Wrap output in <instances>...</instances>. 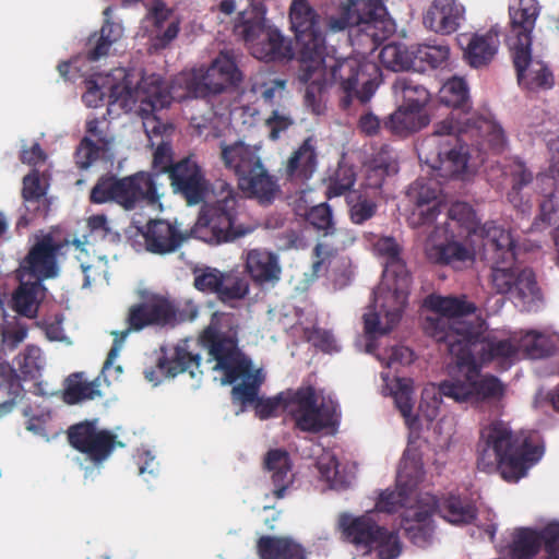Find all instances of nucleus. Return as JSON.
Instances as JSON below:
<instances>
[{
	"instance_id": "obj_15",
	"label": "nucleus",
	"mask_w": 559,
	"mask_h": 559,
	"mask_svg": "<svg viewBox=\"0 0 559 559\" xmlns=\"http://www.w3.org/2000/svg\"><path fill=\"white\" fill-rule=\"evenodd\" d=\"M200 342L207 349L211 359L215 360L214 370L224 374V383L233 384L250 374L252 361L238 348L235 336L210 324L201 334Z\"/></svg>"
},
{
	"instance_id": "obj_56",
	"label": "nucleus",
	"mask_w": 559,
	"mask_h": 559,
	"mask_svg": "<svg viewBox=\"0 0 559 559\" xmlns=\"http://www.w3.org/2000/svg\"><path fill=\"white\" fill-rule=\"evenodd\" d=\"M512 187L508 192V200L514 207L523 205V197L521 190L530 185L533 180V174L525 167L522 162H515L511 169Z\"/></svg>"
},
{
	"instance_id": "obj_34",
	"label": "nucleus",
	"mask_w": 559,
	"mask_h": 559,
	"mask_svg": "<svg viewBox=\"0 0 559 559\" xmlns=\"http://www.w3.org/2000/svg\"><path fill=\"white\" fill-rule=\"evenodd\" d=\"M124 90L129 97L140 100L143 106L150 107L152 112L170 105L171 96L159 75L143 76L136 86L126 84Z\"/></svg>"
},
{
	"instance_id": "obj_5",
	"label": "nucleus",
	"mask_w": 559,
	"mask_h": 559,
	"mask_svg": "<svg viewBox=\"0 0 559 559\" xmlns=\"http://www.w3.org/2000/svg\"><path fill=\"white\" fill-rule=\"evenodd\" d=\"M219 148L221 160L237 178L238 188L260 203H271L280 192V186L263 165L259 147L238 140L229 144L221 142Z\"/></svg>"
},
{
	"instance_id": "obj_18",
	"label": "nucleus",
	"mask_w": 559,
	"mask_h": 559,
	"mask_svg": "<svg viewBox=\"0 0 559 559\" xmlns=\"http://www.w3.org/2000/svg\"><path fill=\"white\" fill-rule=\"evenodd\" d=\"M374 250L385 259L382 283L372 293L374 301L379 300L384 290H393L397 307L401 309L407 299L412 283L411 274L401 258V247L393 237H381L374 243Z\"/></svg>"
},
{
	"instance_id": "obj_13",
	"label": "nucleus",
	"mask_w": 559,
	"mask_h": 559,
	"mask_svg": "<svg viewBox=\"0 0 559 559\" xmlns=\"http://www.w3.org/2000/svg\"><path fill=\"white\" fill-rule=\"evenodd\" d=\"M380 75L377 63L360 61L356 58L336 60L330 66L331 82L338 84L345 96L341 100L343 109H347L353 98L367 104L373 96Z\"/></svg>"
},
{
	"instance_id": "obj_39",
	"label": "nucleus",
	"mask_w": 559,
	"mask_h": 559,
	"mask_svg": "<svg viewBox=\"0 0 559 559\" xmlns=\"http://www.w3.org/2000/svg\"><path fill=\"white\" fill-rule=\"evenodd\" d=\"M499 45V32L495 28L485 34H473L464 50V58L473 68L486 67L497 55Z\"/></svg>"
},
{
	"instance_id": "obj_35",
	"label": "nucleus",
	"mask_w": 559,
	"mask_h": 559,
	"mask_svg": "<svg viewBox=\"0 0 559 559\" xmlns=\"http://www.w3.org/2000/svg\"><path fill=\"white\" fill-rule=\"evenodd\" d=\"M246 270L259 286L275 285L282 273L277 255L262 249H252L247 253Z\"/></svg>"
},
{
	"instance_id": "obj_42",
	"label": "nucleus",
	"mask_w": 559,
	"mask_h": 559,
	"mask_svg": "<svg viewBox=\"0 0 559 559\" xmlns=\"http://www.w3.org/2000/svg\"><path fill=\"white\" fill-rule=\"evenodd\" d=\"M429 123V117L421 110L401 105L383 122V128L395 135H407Z\"/></svg>"
},
{
	"instance_id": "obj_55",
	"label": "nucleus",
	"mask_w": 559,
	"mask_h": 559,
	"mask_svg": "<svg viewBox=\"0 0 559 559\" xmlns=\"http://www.w3.org/2000/svg\"><path fill=\"white\" fill-rule=\"evenodd\" d=\"M539 288L536 277L531 269H522L516 272L514 289L511 295L523 302H530L538 297Z\"/></svg>"
},
{
	"instance_id": "obj_45",
	"label": "nucleus",
	"mask_w": 559,
	"mask_h": 559,
	"mask_svg": "<svg viewBox=\"0 0 559 559\" xmlns=\"http://www.w3.org/2000/svg\"><path fill=\"white\" fill-rule=\"evenodd\" d=\"M476 214L473 207L465 202L453 203L449 211L447 222L437 228H448L449 231L455 233L460 237H465L475 229Z\"/></svg>"
},
{
	"instance_id": "obj_19",
	"label": "nucleus",
	"mask_w": 559,
	"mask_h": 559,
	"mask_svg": "<svg viewBox=\"0 0 559 559\" xmlns=\"http://www.w3.org/2000/svg\"><path fill=\"white\" fill-rule=\"evenodd\" d=\"M69 444L85 454L96 466L103 464L121 443L117 435L107 429H99L97 420H84L67 429Z\"/></svg>"
},
{
	"instance_id": "obj_3",
	"label": "nucleus",
	"mask_w": 559,
	"mask_h": 559,
	"mask_svg": "<svg viewBox=\"0 0 559 559\" xmlns=\"http://www.w3.org/2000/svg\"><path fill=\"white\" fill-rule=\"evenodd\" d=\"M442 104L452 108L450 115L433 127L432 134L421 144L424 147L436 139L444 135H456L457 140L472 141L480 150L500 151L507 145V136L502 127L493 120L476 116L472 112V100L468 86L464 79L453 76L439 91Z\"/></svg>"
},
{
	"instance_id": "obj_24",
	"label": "nucleus",
	"mask_w": 559,
	"mask_h": 559,
	"mask_svg": "<svg viewBox=\"0 0 559 559\" xmlns=\"http://www.w3.org/2000/svg\"><path fill=\"white\" fill-rule=\"evenodd\" d=\"M168 177L174 192L181 194L189 205L204 200L209 188L207 180L202 168L191 157L175 163Z\"/></svg>"
},
{
	"instance_id": "obj_64",
	"label": "nucleus",
	"mask_w": 559,
	"mask_h": 559,
	"mask_svg": "<svg viewBox=\"0 0 559 559\" xmlns=\"http://www.w3.org/2000/svg\"><path fill=\"white\" fill-rule=\"evenodd\" d=\"M99 154L100 147L88 136H84L75 151L76 165L81 169H86L98 159Z\"/></svg>"
},
{
	"instance_id": "obj_27",
	"label": "nucleus",
	"mask_w": 559,
	"mask_h": 559,
	"mask_svg": "<svg viewBox=\"0 0 559 559\" xmlns=\"http://www.w3.org/2000/svg\"><path fill=\"white\" fill-rule=\"evenodd\" d=\"M510 51L518 82L521 86L531 91L550 88L552 86V73L542 60L533 58L532 46H515Z\"/></svg>"
},
{
	"instance_id": "obj_58",
	"label": "nucleus",
	"mask_w": 559,
	"mask_h": 559,
	"mask_svg": "<svg viewBox=\"0 0 559 559\" xmlns=\"http://www.w3.org/2000/svg\"><path fill=\"white\" fill-rule=\"evenodd\" d=\"M306 221L318 231H323V235L332 234L334 230L332 211L326 203L312 206L306 214Z\"/></svg>"
},
{
	"instance_id": "obj_44",
	"label": "nucleus",
	"mask_w": 559,
	"mask_h": 559,
	"mask_svg": "<svg viewBox=\"0 0 559 559\" xmlns=\"http://www.w3.org/2000/svg\"><path fill=\"white\" fill-rule=\"evenodd\" d=\"M395 94H401L402 105L421 110L430 100L429 91L411 76H399L393 83Z\"/></svg>"
},
{
	"instance_id": "obj_11",
	"label": "nucleus",
	"mask_w": 559,
	"mask_h": 559,
	"mask_svg": "<svg viewBox=\"0 0 559 559\" xmlns=\"http://www.w3.org/2000/svg\"><path fill=\"white\" fill-rule=\"evenodd\" d=\"M242 81L238 53L234 49H225L219 51L207 68L192 70L186 80V88L195 98H207L229 88H238Z\"/></svg>"
},
{
	"instance_id": "obj_37",
	"label": "nucleus",
	"mask_w": 559,
	"mask_h": 559,
	"mask_svg": "<svg viewBox=\"0 0 559 559\" xmlns=\"http://www.w3.org/2000/svg\"><path fill=\"white\" fill-rule=\"evenodd\" d=\"M257 554L260 559H308L306 548L288 536H261Z\"/></svg>"
},
{
	"instance_id": "obj_59",
	"label": "nucleus",
	"mask_w": 559,
	"mask_h": 559,
	"mask_svg": "<svg viewBox=\"0 0 559 559\" xmlns=\"http://www.w3.org/2000/svg\"><path fill=\"white\" fill-rule=\"evenodd\" d=\"M356 181V174L353 167L338 166L328 188L329 198L338 197L350 190Z\"/></svg>"
},
{
	"instance_id": "obj_1",
	"label": "nucleus",
	"mask_w": 559,
	"mask_h": 559,
	"mask_svg": "<svg viewBox=\"0 0 559 559\" xmlns=\"http://www.w3.org/2000/svg\"><path fill=\"white\" fill-rule=\"evenodd\" d=\"M213 189L217 195L216 201L202 210L190 229H181L177 219H150L141 229L145 250L153 254L167 255L179 250L191 238L209 245H221L250 234V227L236 223L238 193L231 185L218 180Z\"/></svg>"
},
{
	"instance_id": "obj_9",
	"label": "nucleus",
	"mask_w": 559,
	"mask_h": 559,
	"mask_svg": "<svg viewBox=\"0 0 559 559\" xmlns=\"http://www.w3.org/2000/svg\"><path fill=\"white\" fill-rule=\"evenodd\" d=\"M285 394V412L295 421V427L305 432L318 433L338 423V404L331 396L320 402L311 385L288 390Z\"/></svg>"
},
{
	"instance_id": "obj_48",
	"label": "nucleus",
	"mask_w": 559,
	"mask_h": 559,
	"mask_svg": "<svg viewBox=\"0 0 559 559\" xmlns=\"http://www.w3.org/2000/svg\"><path fill=\"white\" fill-rule=\"evenodd\" d=\"M19 288L13 294V308L14 310L24 317L35 318L37 316V295L43 288L41 282L34 280L20 281Z\"/></svg>"
},
{
	"instance_id": "obj_57",
	"label": "nucleus",
	"mask_w": 559,
	"mask_h": 559,
	"mask_svg": "<svg viewBox=\"0 0 559 559\" xmlns=\"http://www.w3.org/2000/svg\"><path fill=\"white\" fill-rule=\"evenodd\" d=\"M519 352L523 350L530 358H543L549 354L547 338L537 332H527L520 342H516Z\"/></svg>"
},
{
	"instance_id": "obj_33",
	"label": "nucleus",
	"mask_w": 559,
	"mask_h": 559,
	"mask_svg": "<svg viewBox=\"0 0 559 559\" xmlns=\"http://www.w3.org/2000/svg\"><path fill=\"white\" fill-rule=\"evenodd\" d=\"M449 136L455 140V142L461 143L460 147H453L444 152L438 151L437 159L435 163L431 164V167L436 170L442 171V176L444 177H456L465 171L469 155V147L478 152V157H480L481 162H484L483 155H486L488 153L499 154L504 150V147L501 148L500 151H495L490 148L480 150L476 145H473L469 139L463 142L457 140L455 134Z\"/></svg>"
},
{
	"instance_id": "obj_41",
	"label": "nucleus",
	"mask_w": 559,
	"mask_h": 559,
	"mask_svg": "<svg viewBox=\"0 0 559 559\" xmlns=\"http://www.w3.org/2000/svg\"><path fill=\"white\" fill-rule=\"evenodd\" d=\"M201 356L192 354L181 346H177L170 357L162 356L157 361L158 371L169 378L188 371L192 378L202 374L200 370Z\"/></svg>"
},
{
	"instance_id": "obj_32",
	"label": "nucleus",
	"mask_w": 559,
	"mask_h": 559,
	"mask_svg": "<svg viewBox=\"0 0 559 559\" xmlns=\"http://www.w3.org/2000/svg\"><path fill=\"white\" fill-rule=\"evenodd\" d=\"M464 7L456 0H433L424 14V25L441 35H450L457 31L464 19Z\"/></svg>"
},
{
	"instance_id": "obj_17",
	"label": "nucleus",
	"mask_w": 559,
	"mask_h": 559,
	"mask_svg": "<svg viewBox=\"0 0 559 559\" xmlns=\"http://www.w3.org/2000/svg\"><path fill=\"white\" fill-rule=\"evenodd\" d=\"M236 33L249 46L252 56L259 60L282 61L294 57L292 43L277 28L267 26L263 17L243 21L236 25Z\"/></svg>"
},
{
	"instance_id": "obj_4",
	"label": "nucleus",
	"mask_w": 559,
	"mask_h": 559,
	"mask_svg": "<svg viewBox=\"0 0 559 559\" xmlns=\"http://www.w3.org/2000/svg\"><path fill=\"white\" fill-rule=\"evenodd\" d=\"M425 302L432 311L424 319L425 334L437 343L444 344L456 362L468 354L464 352V348L474 319L466 320L464 318L477 311L476 305L468 301L465 295L447 297L430 295Z\"/></svg>"
},
{
	"instance_id": "obj_16",
	"label": "nucleus",
	"mask_w": 559,
	"mask_h": 559,
	"mask_svg": "<svg viewBox=\"0 0 559 559\" xmlns=\"http://www.w3.org/2000/svg\"><path fill=\"white\" fill-rule=\"evenodd\" d=\"M464 352L479 361V365L496 364L502 370L510 368L519 354L516 342L512 338L499 337L487 332L486 321L479 316L474 318Z\"/></svg>"
},
{
	"instance_id": "obj_63",
	"label": "nucleus",
	"mask_w": 559,
	"mask_h": 559,
	"mask_svg": "<svg viewBox=\"0 0 559 559\" xmlns=\"http://www.w3.org/2000/svg\"><path fill=\"white\" fill-rule=\"evenodd\" d=\"M394 402L404 418L411 417L414 407L413 389L409 381L399 379L393 393Z\"/></svg>"
},
{
	"instance_id": "obj_20",
	"label": "nucleus",
	"mask_w": 559,
	"mask_h": 559,
	"mask_svg": "<svg viewBox=\"0 0 559 559\" xmlns=\"http://www.w3.org/2000/svg\"><path fill=\"white\" fill-rule=\"evenodd\" d=\"M431 507L429 509L416 506L406 510L404 521H414L417 527L418 544L426 542V530L424 525L430 519L433 512L438 513L444 520L454 524H469L477 515V511L473 504L463 501L459 496L450 495L437 498L435 496L429 498Z\"/></svg>"
},
{
	"instance_id": "obj_26",
	"label": "nucleus",
	"mask_w": 559,
	"mask_h": 559,
	"mask_svg": "<svg viewBox=\"0 0 559 559\" xmlns=\"http://www.w3.org/2000/svg\"><path fill=\"white\" fill-rule=\"evenodd\" d=\"M175 317V308L165 298L155 297L132 305L127 317L128 328L121 332V341H124L131 331H141L150 325H165L171 322Z\"/></svg>"
},
{
	"instance_id": "obj_40",
	"label": "nucleus",
	"mask_w": 559,
	"mask_h": 559,
	"mask_svg": "<svg viewBox=\"0 0 559 559\" xmlns=\"http://www.w3.org/2000/svg\"><path fill=\"white\" fill-rule=\"evenodd\" d=\"M412 492L403 487H397V490H390L385 489L380 492L379 498L376 502V509L379 512L384 513H396L401 509L405 508V510L402 513V522L401 525L405 530L408 538H411L415 544H418L417 539V527L418 525L414 521H404V514L406 510L411 509L412 507H407L409 502V495Z\"/></svg>"
},
{
	"instance_id": "obj_30",
	"label": "nucleus",
	"mask_w": 559,
	"mask_h": 559,
	"mask_svg": "<svg viewBox=\"0 0 559 559\" xmlns=\"http://www.w3.org/2000/svg\"><path fill=\"white\" fill-rule=\"evenodd\" d=\"M407 197L414 204L409 216L414 227L430 225L437 219L441 205L438 201V191L431 183L423 178L417 179L409 186Z\"/></svg>"
},
{
	"instance_id": "obj_10",
	"label": "nucleus",
	"mask_w": 559,
	"mask_h": 559,
	"mask_svg": "<svg viewBox=\"0 0 559 559\" xmlns=\"http://www.w3.org/2000/svg\"><path fill=\"white\" fill-rule=\"evenodd\" d=\"M337 524L345 540L356 547L376 549L379 559H396L402 552L397 533L379 525L373 512L359 516L342 513Z\"/></svg>"
},
{
	"instance_id": "obj_61",
	"label": "nucleus",
	"mask_w": 559,
	"mask_h": 559,
	"mask_svg": "<svg viewBox=\"0 0 559 559\" xmlns=\"http://www.w3.org/2000/svg\"><path fill=\"white\" fill-rule=\"evenodd\" d=\"M45 193L38 170H32L23 178L22 198L26 204L39 203Z\"/></svg>"
},
{
	"instance_id": "obj_38",
	"label": "nucleus",
	"mask_w": 559,
	"mask_h": 559,
	"mask_svg": "<svg viewBox=\"0 0 559 559\" xmlns=\"http://www.w3.org/2000/svg\"><path fill=\"white\" fill-rule=\"evenodd\" d=\"M384 298L392 299L393 305L386 309L385 305L382 304L381 305L382 309H381L380 313L369 312V313L364 314V325H365L364 329H365V333L368 336H373L377 333H379V334L389 333L393 329V326L397 324V322L400 321V319L402 317V312L406 306L407 299L405 300L403 306H401V309H400L397 307L399 306L397 301H396L395 297L393 296V290H384V293L382 294V296L379 298V300L377 302L373 300L374 306H377L378 302Z\"/></svg>"
},
{
	"instance_id": "obj_22",
	"label": "nucleus",
	"mask_w": 559,
	"mask_h": 559,
	"mask_svg": "<svg viewBox=\"0 0 559 559\" xmlns=\"http://www.w3.org/2000/svg\"><path fill=\"white\" fill-rule=\"evenodd\" d=\"M462 237L448 228H437L429 235L425 253L429 262L437 265L459 267L460 264L473 260V252L461 242Z\"/></svg>"
},
{
	"instance_id": "obj_51",
	"label": "nucleus",
	"mask_w": 559,
	"mask_h": 559,
	"mask_svg": "<svg viewBox=\"0 0 559 559\" xmlns=\"http://www.w3.org/2000/svg\"><path fill=\"white\" fill-rule=\"evenodd\" d=\"M96 396H100V391L96 389L94 382L83 381L79 373L67 379V386L63 391V401L67 404L74 405L82 401L94 400Z\"/></svg>"
},
{
	"instance_id": "obj_49",
	"label": "nucleus",
	"mask_w": 559,
	"mask_h": 559,
	"mask_svg": "<svg viewBox=\"0 0 559 559\" xmlns=\"http://www.w3.org/2000/svg\"><path fill=\"white\" fill-rule=\"evenodd\" d=\"M379 58L386 69L393 71L415 70L417 68V62L414 57V46L408 49L401 44H386L382 47Z\"/></svg>"
},
{
	"instance_id": "obj_50",
	"label": "nucleus",
	"mask_w": 559,
	"mask_h": 559,
	"mask_svg": "<svg viewBox=\"0 0 559 559\" xmlns=\"http://www.w3.org/2000/svg\"><path fill=\"white\" fill-rule=\"evenodd\" d=\"M449 56L450 48L445 44H418L417 46H414V57L417 62V68L415 70L440 68L448 61Z\"/></svg>"
},
{
	"instance_id": "obj_43",
	"label": "nucleus",
	"mask_w": 559,
	"mask_h": 559,
	"mask_svg": "<svg viewBox=\"0 0 559 559\" xmlns=\"http://www.w3.org/2000/svg\"><path fill=\"white\" fill-rule=\"evenodd\" d=\"M425 476L420 454L416 450H405L399 464L396 487H403L411 492L421 483Z\"/></svg>"
},
{
	"instance_id": "obj_7",
	"label": "nucleus",
	"mask_w": 559,
	"mask_h": 559,
	"mask_svg": "<svg viewBox=\"0 0 559 559\" xmlns=\"http://www.w3.org/2000/svg\"><path fill=\"white\" fill-rule=\"evenodd\" d=\"M289 19L295 33L300 60L299 79L307 83L314 71L325 63V40L320 29L319 15L306 0H294Z\"/></svg>"
},
{
	"instance_id": "obj_12",
	"label": "nucleus",
	"mask_w": 559,
	"mask_h": 559,
	"mask_svg": "<svg viewBox=\"0 0 559 559\" xmlns=\"http://www.w3.org/2000/svg\"><path fill=\"white\" fill-rule=\"evenodd\" d=\"M484 239L486 254L490 255V281L498 294H511L518 269L514 267L515 252L511 234L493 222H487L479 228Z\"/></svg>"
},
{
	"instance_id": "obj_54",
	"label": "nucleus",
	"mask_w": 559,
	"mask_h": 559,
	"mask_svg": "<svg viewBox=\"0 0 559 559\" xmlns=\"http://www.w3.org/2000/svg\"><path fill=\"white\" fill-rule=\"evenodd\" d=\"M193 273V286L204 294H214L218 297L219 287L224 278V272L211 266L195 267Z\"/></svg>"
},
{
	"instance_id": "obj_36",
	"label": "nucleus",
	"mask_w": 559,
	"mask_h": 559,
	"mask_svg": "<svg viewBox=\"0 0 559 559\" xmlns=\"http://www.w3.org/2000/svg\"><path fill=\"white\" fill-rule=\"evenodd\" d=\"M264 467L271 474L273 496L276 499L285 497L286 490L294 483L292 461L289 454L283 449H272L264 457Z\"/></svg>"
},
{
	"instance_id": "obj_52",
	"label": "nucleus",
	"mask_w": 559,
	"mask_h": 559,
	"mask_svg": "<svg viewBox=\"0 0 559 559\" xmlns=\"http://www.w3.org/2000/svg\"><path fill=\"white\" fill-rule=\"evenodd\" d=\"M24 380H34L40 377L44 368V358L38 346L28 345L14 359Z\"/></svg>"
},
{
	"instance_id": "obj_25",
	"label": "nucleus",
	"mask_w": 559,
	"mask_h": 559,
	"mask_svg": "<svg viewBox=\"0 0 559 559\" xmlns=\"http://www.w3.org/2000/svg\"><path fill=\"white\" fill-rule=\"evenodd\" d=\"M317 139L307 136L301 144L294 148L286 160L282 163L281 175L285 181L302 188L313 177L318 168Z\"/></svg>"
},
{
	"instance_id": "obj_60",
	"label": "nucleus",
	"mask_w": 559,
	"mask_h": 559,
	"mask_svg": "<svg viewBox=\"0 0 559 559\" xmlns=\"http://www.w3.org/2000/svg\"><path fill=\"white\" fill-rule=\"evenodd\" d=\"M317 466L322 478L329 483L331 488L342 489L348 486L345 477L340 474V463L335 456L321 457L318 461Z\"/></svg>"
},
{
	"instance_id": "obj_14",
	"label": "nucleus",
	"mask_w": 559,
	"mask_h": 559,
	"mask_svg": "<svg viewBox=\"0 0 559 559\" xmlns=\"http://www.w3.org/2000/svg\"><path fill=\"white\" fill-rule=\"evenodd\" d=\"M361 24L366 25L364 31L373 41L384 40L394 33V23L386 17L382 0H347L340 15L328 17L326 23L332 32Z\"/></svg>"
},
{
	"instance_id": "obj_8",
	"label": "nucleus",
	"mask_w": 559,
	"mask_h": 559,
	"mask_svg": "<svg viewBox=\"0 0 559 559\" xmlns=\"http://www.w3.org/2000/svg\"><path fill=\"white\" fill-rule=\"evenodd\" d=\"M159 199L155 175L146 171H138L123 178L103 176L90 194L92 203L103 204L112 201L124 210H133L139 203L155 205Z\"/></svg>"
},
{
	"instance_id": "obj_62",
	"label": "nucleus",
	"mask_w": 559,
	"mask_h": 559,
	"mask_svg": "<svg viewBox=\"0 0 559 559\" xmlns=\"http://www.w3.org/2000/svg\"><path fill=\"white\" fill-rule=\"evenodd\" d=\"M0 389L7 391L8 395L17 397L23 391L20 376L16 370L5 360L0 358Z\"/></svg>"
},
{
	"instance_id": "obj_31",
	"label": "nucleus",
	"mask_w": 559,
	"mask_h": 559,
	"mask_svg": "<svg viewBox=\"0 0 559 559\" xmlns=\"http://www.w3.org/2000/svg\"><path fill=\"white\" fill-rule=\"evenodd\" d=\"M399 169L395 152L386 145L382 146L364 164V189L370 190L373 197L381 195L383 185Z\"/></svg>"
},
{
	"instance_id": "obj_29",
	"label": "nucleus",
	"mask_w": 559,
	"mask_h": 559,
	"mask_svg": "<svg viewBox=\"0 0 559 559\" xmlns=\"http://www.w3.org/2000/svg\"><path fill=\"white\" fill-rule=\"evenodd\" d=\"M559 539V523L551 522L540 531L519 528L510 548L512 559H532L542 545L545 551H552V543Z\"/></svg>"
},
{
	"instance_id": "obj_53",
	"label": "nucleus",
	"mask_w": 559,
	"mask_h": 559,
	"mask_svg": "<svg viewBox=\"0 0 559 559\" xmlns=\"http://www.w3.org/2000/svg\"><path fill=\"white\" fill-rule=\"evenodd\" d=\"M347 203L349 205V217L354 224L361 225L377 213V203L361 192H354L347 195Z\"/></svg>"
},
{
	"instance_id": "obj_21",
	"label": "nucleus",
	"mask_w": 559,
	"mask_h": 559,
	"mask_svg": "<svg viewBox=\"0 0 559 559\" xmlns=\"http://www.w3.org/2000/svg\"><path fill=\"white\" fill-rule=\"evenodd\" d=\"M60 249V243L50 234L38 237L20 262L16 270L17 278L43 282L57 276V255Z\"/></svg>"
},
{
	"instance_id": "obj_47",
	"label": "nucleus",
	"mask_w": 559,
	"mask_h": 559,
	"mask_svg": "<svg viewBox=\"0 0 559 559\" xmlns=\"http://www.w3.org/2000/svg\"><path fill=\"white\" fill-rule=\"evenodd\" d=\"M121 33L120 25L106 20L99 32H95L88 38L87 45L93 47L86 53L87 60L97 61L107 56L111 45L121 37Z\"/></svg>"
},
{
	"instance_id": "obj_6",
	"label": "nucleus",
	"mask_w": 559,
	"mask_h": 559,
	"mask_svg": "<svg viewBox=\"0 0 559 559\" xmlns=\"http://www.w3.org/2000/svg\"><path fill=\"white\" fill-rule=\"evenodd\" d=\"M481 366L471 354L455 362L453 376L439 384L442 396L455 402L481 403L500 400L504 394L503 383L492 374H481Z\"/></svg>"
},
{
	"instance_id": "obj_2",
	"label": "nucleus",
	"mask_w": 559,
	"mask_h": 559,
	"mask_svg": "<svg viewBox=\"0 0 559 559\" xmlns=\"http://www.w3.org/2000/svg\"><path fill=\"white\" fill-rule=\"evenodd\" d=\"M544 455V447L508 423L493 420L480 430L477 467L498 471L508 483H518Z\"/></svg>"
},
{
	"instance_id": "obj_46",
	"label": "nucleus",
	"mask_w": 559,
	"mask_h": 559,
	"mask_svg": "<svg viewBox=\"0 0 559 559\" xmlns=\"http://www.w3.org/2000/svg\"><path fill=\"white\" fill-rule=\"evenodd\" d=\"M219 287L217 299L224 305L235 307L237 301L243 300L249 295V280L239 271L224 272V278Z\"/></svg>"
},
{
	"instance_id": "obj_28",
	"label": "nucleus",
	"mask_w": 559,
	"mask_h": 559,
	"mask_svg": "<svg viewBox=\"0 0 559 559\" xmlns=\"http://www.w3.org/2000/svg\"><path fill=\"white\" fill-rule=\"evenodd\" d=\"M540 13L537 0H519L516 5H509V35L507 44L509 49L532 46V33Z\"/></svg>"
},
{
	"instance_id": "obj_23",
	"label": "nucleus",
	"mask_w": 559,
	"mask_h": 559,
	"mask_svg": "<svg viewBox=\"0 0 559 559\" xmlns=\"http://www.w3.org/2000/svg\"><path fill=\"white\" fill-rule=\"evenodd\" d=\"M264 381L260 369H255L231 389V397L242 405H253L255 415L260 419H267L276 415L278 408L285 412V394L281 392L275 397H259V391Z\"/></svg>"
}]
</instances>
